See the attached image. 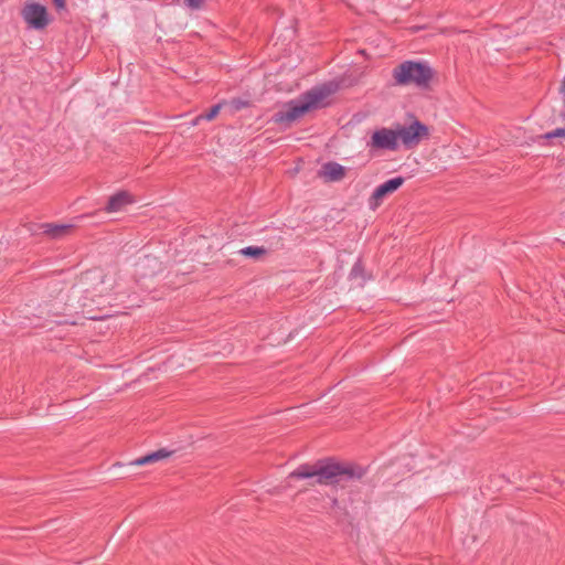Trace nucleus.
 <instances>
[{"label": "nucleus", "instance_id": "aec40b11", "mask_svg": "<svg viewBox=\"0 0 565 565\" xmlns=\"http://www.w3.org/2000/svg\"><path fill=\"white\" fill-rule=\"evenodd\" d=\"M57 10L65 9V0H52Z\"/></svg>", "mask_w": 565, "mask_h": 565}, {"label": "nucleus", "instance_id": "0eeeda50", "mask_svg": "<svg viewBox=\"0 0 565 565\" xmlns=\"http://www.w3.org/2000/svg\"><path fill=\"white\" fill-rule=\"evenodd\" d=\"M367 147L373 149L396 150L398 147L396 130L381 128L375 130L367 142Z\"/></svg>", "mask_w": 565, "mask_h": 565}, {"label": "nucleus", "instance_id": "20e7f679", "mask_svg": "<svg viewBox=\"0 0 565 565\" xmlns=\"http://www.w3.org/2000/svg\"><path fill=\"white\" fill-rule=\"evenodd\" d=\"M397 140L399 139L405 148L416 147L424 137L428 136V127L419 120H414L408 126H399L396 129Z\"/></svg>", "mask_w": 565, "mask_h": 565}, {"label": "nucleus", "instance_id": "4468645a", "mask_svg": "<svg viewBox=\"0 0 565 565\" xmlns=\"http://www.w3.org/2000/svg\"><path fill=\"white\" fill-rule=\"evenodd\" d=\"M232 113L239 111L244 108H248L250 106L249 100L243 98H232L228 102Z\"/></svg>", "mask_w": 565, "mask_h": 565}, {"label": "nucleus", "instance_id": "f8f14e48", "mask_svg": "<svg viewBox=\"0 0 565 565\" xmlns=\"http://www.w3.org/2000/svg\"><path fill=\"white\" fill-rule=\"evenodd\" d=\"M238 253L245 257L258 259L259 257L267 254V249L263 246H246L238 250Z\"/></svg>", "mask_w": 565, "mask_h": 565}, {"label": "nucleus", "instance_id": "2eb2a0df", "mask_svg": "<svg viewBox=\"0 0 565 565\" xmlns=\"http://www.w3.org/2000/svg\"><path fill=\"white\" fill-rule=\"evenodd\" d=\"M359 277H364V266L361 259H358L351 268L350 278L355 279Z\"/></svg>", "mask_w": 565, "mask_h": 565}, {"label": "nucleus", "instance_id": "7ed1b4c3", "mask_svg": "<svg viewBox=\"0 0 565 565\" xmlns=\"http://www.w3.org/2000/svg\"><path fill=\"white\" fill-rule=\"evenodd\" d=\"M327 94L324 89L319 87L302 93L298 98L287 102L282 108L273 116L274 122L289 124L297 120L309 110L317 108L320 102L327 97Z\"/></svg>", "mask_w": 565, "mask_h": 565}, {"label": "nucleus", "instance_id": "6e6552de", "mask_svg": "<svg viewBox=\"0 0 565 565\" xmlns=\"http://www.w3.org/2000/svg\"><path fill=\"white\" fill-rule=\"evenodd\" d=\"M83 279L90 282H97L96 286L93 287V289L86 288L84 292L86 294V298L90 297L94 301V297H104L109 294L110 289L105 287V279L106 276L103 274L102 270H89L86 271Z\"/></svg>", "mask_w": 565, "mask_h": 565}, {"label": "nucleus", "instance_id": "f257e3e1", "mask_svg": "<svg viewBox=\"0 0 565 565\" xmlns=\"http://www.w3.org/2000/svg\"><path fill=\"white\" fill-rule=\"evenodd\" d=\"M367 469L356 463H341L333 459L318 460L315 465L303 463L289 473L290 479L316 477L318 484H340L362 479Z\"/></svg>", "mask_w": 565, "mask_h": 565}, {"label": "nucleus", "instance_id": "a211bd4d", "mask_svg": "<svg viewBox=\"0 0 565 565\" xmlns=\"http://www.w3.org/2000/svg\"><path fill=\"white\" fill-rule=\"evenodd\" d=\"M205 1L206 0H183V3L191 10H200L203 8Z\"/></svg>", "mask_w": 565, "mask_h": 565}, {"label": "nucleus", "instance_id": "423d86ee", "mask_svg": "<svg viewBox=\"0 0 565 565\" xmlns=\"http://www.w3.org/2000/svg\"><path fill=\"white\" fill-rule=\"evenodd\" d=\"M404 182L405 178L398 175L376 186L369 199V207L375 211L382 204L383 199L398 190Z\"/></svg>", "mask_w": 565, "mask_h": 565}, {"label": "nucleus", "instance_id": "f3484780", "mask_svg": "<svg viewBox=\"0 0 565 565\" xmlns=\"http://www.w3.org/2000/svg\"><path fill=\"white\" fill-rule=\"evenodd\" d=\"M152 462H156V460L153 458V454L150 452V454H147V455L131 461V465L143 466V465H148V463H152Z\"/></svg>", "mask_w": 565, "mask_h": 565}, {"label": "nucleus", "instance_id": "1a4fd4ad", "mask_svg": "<svg viewBox=\"0 0 565 565\" xmlns=\"http://www.w3.org/2000/svg\"><path fill=\"white\" fill-rule=\"evenodd\" d=\"M134 199L127 191H118L113 194L105 206L107 213H116L121 211L126 205L131 204Z\"/></svg>", "mask_w": 565, "mask_h": 565}, {"label": "nucleus", "instance_id": "f03ea898", "mask_svg": "<svg viewBox=\"0 0 565 565\" xmlns=\"http://www.w3.org/2000/svg\"><path fill=\"white\" fill-rule=\"evenodd\" d=\"M435 76L434 68L426 61L407 60L392 71L394 84L397 86H415L428 89Z\"/></svg>", "mask_w": 565, "mask_h": 565}, {"label": "nucleus", "instance_id": "9b49d317", "mask_svg": "<svg viewBox=\"0 0 565 565\" xmlns=\"http://www.w3.org/2000/svg\"><path fill=\"white\" fill-rule=\"evenodd\" d=\"M73 227L74 226L72 224L45 223L42 225L43 233L54 239L62 238L70 233Z\"/></svg>", "mask_w": 565, "mask_h": 565}, {"label": "nucleus", "instance_id": "4be33fe9", "mask_svg": "<svg viewBox=\"0 0 565 565\" xmlns=\"http://www.w3.org/2000/svg\"><path fill=\"white\" fill-rule=\"evenodd\" d=\"M202 119H199V116L195 117V119L193 120V125H198Z\"/></svg>", "mask_w": 565, "mask_h": 565}, {"label": "nucleus", "instance_id": "ddd939ff", "mask_svg": "<svg viewBox=\"0 0 565 565\" xmlns=\"http://www.w3.org/2000/svg\"><path fill=\"white\" fill-rule=\"evenodd\" d=\"M225 104H226V102L222 100L221 103L212 106L207 113L199 115V119H204V120H207V121L213 120L218 115L221 108Z\"/></svg>", "mask_w": 565, "mask_h": 565}, {"label": "nucleus", "instance_id": "5701e85b", "mask_svg": "<svg viewBox=\"0 0 565 565\" xmlns=\"http://www.w3.org/2000/svg\"><path fill=\"white\" fill-rule=\"evenodd\" d=\"M332 505H333V507H337V505H338V499H333V500H332Z\"/></svg>", "mask_w": 565, "mask_h": 565}, {"label": "nucleus", "instance_id": "39448f33", "mask_svg": "<svg viewBox=\"0 0 565 565\" xmlns=\"http://www.w3.org/2000/svg\"><path fill=\"white\" fill-rule=\"evenodd\" d=\"M21 15L29 28L34 30L45 29L51 21L46 8L36 2L26 3L21 11Z\"/></svg>", "mask_w": 565, "mask_h": 565}, {"label": "nucleus", "instance_id": "9d476101", "mask_svg": "<svg viewBox=\"0 0 565 565\" xmlns=\"http://www.w3.org/2000/svg\"><path fill=\"white\" fill-rule=\"evenodd\" d=\"M319 174L326 181L337 182L341 181L345 177V168L338 162L329 161L322 166Z\"/></svg>", "mask_w": 565, "mask_h": 565}, {"label": "nucleus", "instance_id": "6ab92c4d", "mask_svg": "<svg viewBox=\"0 0 565 565\" xmlns=\"http://www.w3.org/2000/svg\"><path fill=\"white\" fill-rule=\"evenodd\" d=\"M152 454H153L154 460L159 461L161 459H166V458L170 457L173 454V451H169L164 448H161L156 451H152Z\"/></svg>", "mask_w": 565, "mask_h": 565}, {"label": "nucleus", "instance_id": "dca6fc26", "mask_svg": "<svg viewBox=\"0 0 565 565\" xmlns=\"http://www.w3.org/2000/svg\"><path fill=\"white\" fill-rule=\"evenodd\" d=\"M565 138V128H556L555 130L553 131H548L544 135H541L539 137V139H545V140H550V139H553V138Z\"/></svg>", "mask_w": 565, "mask_h": 565}, {"label": "nucleus", "instance_id": "412c9836", "mask_svg": "<svg viewBox=\"0 0 565 565\" xmlns=\"http://www.w3.org/2000/svg\"><path fill=\"white\" fill-rule=\"evenodd\" d=\"M559 92H561V95H562V98H563V102L565 105V86L561 85Z\"/></svg>", "mask_w": 565, "mask_h": 565}]
</instances>
